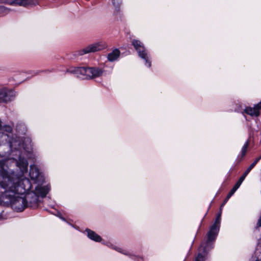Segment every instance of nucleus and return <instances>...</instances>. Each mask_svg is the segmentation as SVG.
Here are the masks:
<instances>
[{
    "label": "nucleus",
    "mask_w": 261,
    "mask_h": 261,
    "mask_svg": "<svg viewBox=\"0 0 261 261\" xmlns=\"http://www.w3.org/2000/svg\"><path fill=\"white\" fill-rule=\"evenodd\" d=\"M16 149L7 147L0 149V175L9 179L17 176L19 173L24 174L28 171V162L26 158H31L33 155L30 147L24 146L20 143L17 145Z\"/></svg>",
    "instance_id": "f257e3e1"
},
{
    "label": "nucleus",
    "mask_w": 261,
    "mask_h": 261,
    "mask_svg": "<svg viewBox=\"0 0 261 261\" xmlns=\"http://www.w3.org/2000/svg\"><path fill=\"white\" fill-rule=\"evenodd\" d=\"M19 173L9 179L0 175V186L5 191L0 194V202L10 203L17 212H22L28 207L24 197L20 196L30 190L32 184L30 180Z\"/></svg>",
    "instance_id": "f03ea898"
},
{
    "label": "nucleus",
    "mask_w": 261,
    "mask_h": 261,
    "mask_svg": "<svg viewBox=\"0 0 261 261\" xmlns=\"http://www.w3.org/2000/svg\"><path fill=\"white\" fill-rule=\"evenodd\" d=\"M67 72L74 74L81 79H91L101 76L103 71L97 67H71Z\"/></svg>",
    "instance_id": "7ed1b4c3"
},
{
    "label": "nucleus",
    "mask_w": 261,
    "mask_h": 261,
    "mask_svg": "<svg viewBox=\"0 0 261 261\" xmlns=\"http://www.w3.org/2000/svg\"><path fill=\"white\" fill-rule=\"evenodd\" d=\"M49 190L50 187L47 185L43 187L37 186L35 191H29V190L27 191L24 198L26 203H28V207L32 208L37 207L39 197H45Z\"/></svg>",
    "instance_id": "20e7f679"
},
{
    "label": "nucleus",
    "mask_w": 261,
    "mask_h": 261,
    "mask_svg": "<svg viewBox=\"0 0 261 261\" xmlns=\"http://www.w3.org/2000/svg\"><path fill=\"white\" fill-rule=\"evenodd\" d=\"M221 212L218 214L214 224L211 226L210 230L207 233V240L206 242L203 243L206 244V246H209L210 248H213L214 242H215L219 231L221 222Z\"/></svg>",
    "instance_id": "39448f33"
},
{
    "label": "nucleus",
    "mask_w": 261,
    "mask_h": 261,
    "mask_svg": "<svg viewBox=\"0 0 261 261\" xmlns=\"http://www.w3.org/2000/svg\"><path fill=\"white\" fill-rule=\"evenodd\" d=\"M132 44L137 51L139 56L145 61L146 66L148 67H150L151 65V62L149 60L147 50L145 48L143 44L138 40H133Z\"/></svg>",
    "instance_id": "423d86ee"
},
{
    "label": "nucleus",
    "mask_w": 261,
    "mask_h": 261,
    "mask_svg": "<svg viewBox=\"0 0 261 261\" xmlns=\"http://www.w3.org/2000/svg\"><path fill=\"white\" fill-rule=\"evenodd\" d=\"M29 175L34 183L37 184V186H41V185L44 182V177L36 166L34 165L30 166Z\"/></svg>",
    "instance_id": "0eeeda50"
},
{
    "label": "nucleus",
    "mask_w": 261,
    "mask_h": 261,
    "mask_svg": "<svg viewBox=\"0 0 261 261\" xmlns=\"http://www.w3.org/2000/svg\"><path fill=\"white\" fill-rule=\"evenodd\" d=\"M107 45L105 42L100 41L90 44L79 51L80 55L94 53L100 51L106 48Z\"/></svg>",
    "instance_id": "6e6552de"
},
{
    "label": "nucleus",
    "mask_w": 261,
    "mask_h": 261,
    "mask_svg": "<svg viewBox=\"0 0 261 261\" xmlns=\"http://www.w3.org/2000/svg\"><path fill=\"white\" fill-rule=\"evenodd\" d=\"M15 93L7 88L0 89V102L10 101L14 99Z\"/></svg>",
    "instance_id": "1a4fd4ad"
},
{
    "label": "nucleus",
    "mask_w": 261,
    "mask_h": 261,
    "mask_svg": "<svg viewBox=\"0 0 261 261\" xmlns=\"http://www.w3.org/2000/svg\"><path fill=\"white\" fill-rule=\"evenodd\" d=\"M211 249L212 248H210L209 246H207L206 244L202 243L199 248L200 252L198 254L195 261H204L205 255L207 253V252Z\"/></svg>",
    "instance_id": "9d476101"
},
{
    "label": "nucleus",
    "mask_w": 261,
    "mask_h": 261,
    "mask_svg": "<svg viewBox=\"0 0 261 261\" xmlns=\"http://www.w3.org/2000/svg\"><path fill=\"white\" fill-rule=\"evenodd\" d=\"M261 109V101L255 105L253 108L247 107L244 112L252 117H257L259 115V110Z\"/></svg>",
    "instance_id": "9b49d317"
},
{
    "label": "nucleus",
    "mask_w": 261,
    "mask_h": 261,
    "mask_svg": "<svg viewBox=\"0 0 261 261\" xmlns=\"http://www.w3.org/2000/svg\"><path fill=\"white\" fill-rule=\"evenodd\" d=\"M86 231L87 233L88 237L91 240L97 242H99L101 241V238L100 237V236L98 235L94 231L89 229H87L86 230Z\"/></svg>",
    "instance_id": "f8f14e48"
},
{
    "label": "nucleus",
    "mask_w": 261,
    "mask_h": 261,
    "mask_svg": "<svg viewBox=\"0 0 261 261\" xmlns=\"http://www.w3.org/2000/svg\"><path fill=\"white\" fill-rule=\"evenodd\" d=\"M120 56V51L118 49H115L108 55V60L110 62L116 60Z\"/></svg>",
    "instance_id": "ddd939ff"
},
{
    "label": "nucleus",
    "mask_w": 261,
    "mask_h": 261,
    "mask_svg": "<svg viewBox=\"0 0 261 261\" xmlns=\"http://www.w3.org/2000/svg\"><path fill=\"white\" fill-rule=\"evenodd\" d=\"M32 0H12L10 3L11 5H18L21 6H28L32 4Z\"/></svg>",
    "instance_id": "4468645a"
},
{
    "label": "nucleus",
    "mask_w": 261,
    "mask_h": 261,
    "mask_svg": "<svg viewBox=\"0 0 261 261\" xmlns=\"http://www.w3.org/2000/svg\"><path fill=\"white\" fill-rule=\"evenodd\" d=\"M106 245L107 246H108L109 247L112 248L114 250H115L117 251L118 252H120V253H122L123 254H125V255H128V256H130L131 255L130 253L128 252L127 251L123 250L122 249H121V248H120L119 247L114 246L110 242H107L106 244Z\"/></svg>",
    "instance_id": "2eb2a0df"
},
{
    "label": "nucleus",
    "mask_w": 261,
    "mask_h": 261,
    "mask_svg": "<svg viewBox=\"0 0 261 261\" xmlns=\"http://www.w3.org/2000/svg\"><path fill=\"white\" fill-rule=\"evenodd\" d=\"M261 159V155L258 158H256L254 161L249 166V167L247 169V170L245 171L246 174H248L250 171L254 168L255 165L257 163V162Z\"/></svg>",
    "instance_id": "dca6fc26"
},
{
    "label": "nucleus",
    "mask_w": 261,
    "mask_h": 261,
    "mask_svg": "<svg viewBox=\"0 0 261 261\" xmlns=\"http://www.w3.org/2000/svg\"><path fill=\"white\" fill-rule=\"evenodd\" d=\"M112 4L115 8V11L118 12L120 5L121 4L122 0H112Z\"/></svg>",
    "instance_id": "f3484780"
},
{
    "label": "nucleus",
    "mask_w": 261,
    "mask_h": 261,
    "mask_svg": "<svg viewBox=\"0 0 261 261\" xmlns=\"http://www.w3.org/2000/svg\"><path fill=\"white\" fill-rule=\"evenodd\" d=\"M239 188V187L235 184V185L233 186V187L228 194L226 197V200H228V199L233 195V194L235 193V192L238 190Z\"/></svg>",
    "instance_id": "a211bd4d"
},
{
    "label": "nucleus",
    "mask_w": 261,
    "mask_h": 261,
    "mask_svg": "<svg viewBox=\"0 0 261 261\" xmlns=\"http://www.w3.org/2000/svg\"><path fill=\"white\" fill-rule=\"evenodd\" d=\"M249 141H247L245 142V143L243 145V146L242 148V150H241V154H242V156H244L245 155L247 148L248 147V146H249Z\"/></svg>",
    "instance_id": "6ab92c4d"
},
{
    "label": "nucleus",
    "mask_w": 261,
    "mask_h": 261,
    "mask_svg": "<svg viewBox=\"0 0 261 261\" xmlns=\"http://www.w3.org/2000/svg\"><path fill=\"white\" fill-rule=\"evenodd\" d=\"M247 175H248L247 174H246V173L244 172L243 173V174L240 177V178H239L238 181L237 182L236 185H238V186H239L240 187V186H241L242 182L244 181V180L245 179V177H246V176Z\"/></svg>",
    "instance_id": "aec40b11"
},
{
    "label": "nucleus",
    "mask_w": 261,
    "mask_h": 261,
    "mask_svg": "<svg viewBox=\"0 0 261 261\" xmlns=\"http://www.w3.org/2000/svg\"><path fill=\"white\" fill-rule=\"evenodd\" d=\"M9 12V10L4 6H0V14L5 15Z\"/></svg>",
    "instance_id": "412c9836"
},
{
    "label": "nucleus",
    "mask_w": 261,
    "mask_h": 261,
    "mask_svg": "<svg viewBox=\"0 0 261 261\" xmlns=\"http://www.w3.org/2000/svg\"><path fill=\"white\" fill-rule=\"evenodd\" d=\"M257 225L258 226H261V216H260V217L257 222Z\"/></svg>",
    "instance_id": "4be33fe9"
},
{
    "label": "nucleus",
    "mask_w": 261,
    "mask_h": 261,
    "mask_svg": "<svg viewBox=\"0 0 261 261\" xmlns=\"http://www.w3.org/2000/svg\"><path fill=\"white\" fill-rule=\"evenodd\" d=\"M228 200H226V198H225L224 201L223 202V203L222 204L221 206V208L225 204V203L227 202Z\"/></svg>",
    "instance_id": "5701e85b"
},
{
    "label": "nucleus",
    "mask_w": 261,
    "mask_h": 261,
    "mask_svg": "<svg viewBox=\"0 0 261 261\" xmlns=\"http://www.w3.org/2000/svg\"><path fill=\"white\" fill-rule=\"evenodd\" d=\"M253 261H261V259L259 260V259H255V260H254Z\"/></svg>",
    "instance_id": "b1692460"
},
{
    "label": "nucleus",
    "mask_w": 261,
    "mask_h": 261,
    "mask_svg": "<svg viewBox=\"0 0 261 261\" xmlns=\"http://www.w3.org/2000/svg\"><path fill=\"white\" fill-rule=\"evenodd\" d=\"M255 260V259L254 258H253V259H252V261H253V260Z\"/></svg>",
    "instance_id": "393cba45"
}]
</instances>
